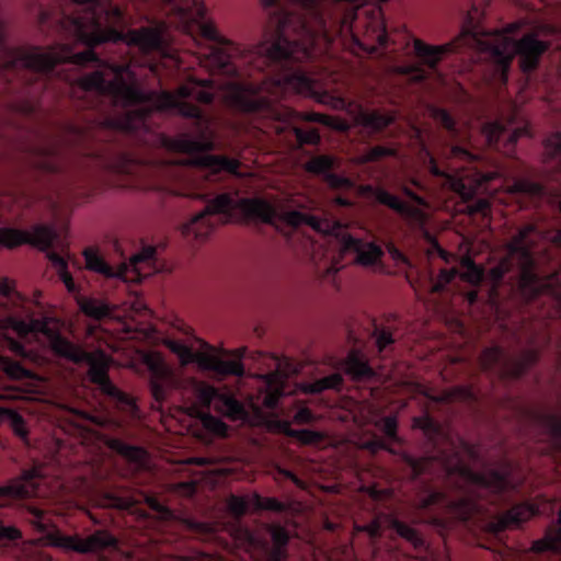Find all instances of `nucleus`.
<instances>
[{
    "label": "nucleus",
    "instance_id": "nucleus-1",
    "mask_svg": "<svg viewBox=\"0 0 561 561\" xmlns=\"http://www.w3.org/2000/svg\"><path fill=\"white\" fill-rule=\"evenodd\" d=\"M80 7L58 20L65 34L85 46L76 53L67 44L47 49L32 46L12 48L5 43L0 21V70L8 91L22 85L19 95L3 101L11 113L33 116L38 95L48 89L57 66H92L94 70L80 79L85 106L95 112L84 124L68 122L59 139H44L30 148V167L44 173H60L71 167L80 172L106 170L116 173L119 186L137 188L139 159L127 142L140 129V83L127 62L102 59L93 50L102 44L140 47V30L127 27L124 12L110 0H71Z\"/></svg>",
    "mask_w": 561,
    "mask_h": 561
},
{
    "label": "nucleus",
    "instance_id": "nucleus-2",
    "mask_svg": "<svg viewBox=\"0 0 561 561\" xmlns=\"http://www.w3.org/2000/svg\"><path fill=\"white\" fill-rule=\"evenodd\" d=\"M9 324L19 339L26 340L30 335L43 337L44 343L53 353L75 364H87L89 366V378L98 386L100 391L106 396L119 410L124 412H136L138 410L136 400L128 393L118 389L110 379V358L104 353L98 355L90 353L79 345L65 337L59 329L48 317L16 319L10 318Z\"/></svg>",
    "mask_w": 561,
    "mask_h": 561
},
{
    "label": "nucleus",
    "instance_id": "nucleus-3",
    "mask_svg": "<svg viewBox=\"0 0 561 561\" xmlns=\"http://www.w3.org/2000/svg\"><path fill=\"white\" fill-rule=\"evenodd\" d=\"M25 519L39 534L38 541L69 552L90 553L114 551L117 539L107 530H96L85 539L79 535L62 534L54 523L50 512L30 505L25 511Z\"/></svg>",
    "mask_w": 561,
    "mask_h": 561
},
{
    "label": "nucleus",
    "instance_id": "nucleus-4",
    "mask_svg": "<svg viewBox=\"0 0 561 561\" xmlns=\"http://www.w3.org/2000/svg\"><path fill=\"white\" fill-rule=\"evenodd\" d=\"M481 50L488 51L501 66L503 80L515 55L519 57V66L524 72L537 68L542 54L549 48V43L540 41L536 35H524L513 42L505 33H495L479 41Z\"/></svg>",
    "mask_w": 561,
    "mask_h": 561
},
{
    "label": "nucleus",
    "instance_id": "nucleus-5",
    "mask_svg": "<svg viewBox=\"0 0 561 561\" xmlns=\"http://www.w3.org/2000/svg\"><path fill=\"white\" fill-rule=\"evenodd\" d=\"M58 239L56 229L46 224H36L31 230L12 227L0 228V244L13 249L23 244L32 245L41 251H47V257L57 270L60 280L69 293H77L78 287L70 272L67 260L59 253L51 251L54 242Z\"/></svg>",
    "mask_w": 561,
    "mask_h": 561
},
{
    "label": "nucleus",
    "instance_id": "nucleus-6",
    "mask_svg": "<svg viewBox=\"0 0 561 561\" xmlns=\"http://www.w3.org/2000/svg\"><path fill=\"white\" fill-rule=\"evenodd\" d=\"M277 37L263 44L261 51L273 60L294 59L301 61L311 55L314 37L306 30L302 20L295 14L275 16Z\"/></svg>",
    "mask_w": 561,
    "mask_h": 561
},
{
    "label": "nucleus",
    "instance_id": "nucleus-7",
    "mask_svg": "<svg viewBox=\"0 0 561 561\" xmlns=\"http://www.w3.org/2000/svg\"><path fill=\"white\" fill-rule=\"evenodd\" d=\"M163 345L178 356L181 366L196 363L201 370L213 371L218 379L244 375V365L238 360H224L217 348L208 343L204 342L202 350L197 352H193L185 344L170 339H167Z\"/></svg>",
    "mask_w": 561,
    "mask_h": 561
},
{
    "label": "nucleus",
    "instance_id": "nucleus-8",
    "mask_svg": "<svg viewBox=\"0 0 561 561\" xmlns=\"http://www.w3.org/2000/svg\"><path fill=\"white\" fill-rule=\"evenodd\" d=\"M533 230L534 227L530 225L524 227L508 245V248H511V255L517 257V262L520 266L518 289L523 298L527 301L535 299L547 288L545 280L538 278L531 270L533 259L525 239Z\"/></svg>",
    "mask_w": 561,
    "mask_h": 561
},
{
    "label": "nucleus",
    "instance_id": "nucleus-9",
    "mask_svg": "<svg viewBox=\"0 0 561 561\" xmlns=\"http://www.w3.org/2000/svg\"><path fill=\"white\" fill-rule=\"evenodd\" d=\"M83 256L87 268L105 278H119L124 282H140V251L133 254L129 264L124 263L116 268L105 261L98 249L87 248L83 251Z\"/></svg>",
    "mask_w": 561,
    "mask_h": 561
},
{
    "label": "nucleus",
    "instance_id": "nucleus-10",
    "mask_svg": "<svg viewBox=\"0 0 561 561\" xmlns=\"http://www.w3.org/2000/svg\"><path fill=\"white\" fill-rule=\"evenodd\" d=\"M444 465L448 472L458 471L468 481L478 484L482 488L488 489L490 492L500 493L511 489H514L520 483L519 479H515L512 473L497 472L494 470H488L483 473H473L468 468L458 466L456 461L449 458H443Z\"/></svg>",
    "mask_w": 561,
    "mask_h": 561
},
{
    "label": "nucleus",
    "instance_id": "nucleus-11",
    "mask_svg": "<svg viewBox=\"0 0 561 561\" xmlns=\"http://www.w3.org/2000/svg\"><path fill=\"white\" fill-rule=\"evenodd\" d=\"M180 96L176 92L171 93H142V119L145 116L153 111H162L168 107H176L181 116L186 118H195L199 123H207V118L204 116L202 110L196 105L187 102L178 100Z\"/></svg>",
    "mask_w": 561,
    "mask_h": 561
},
{
    "label": "nucleus",
    "instance_id": "nucleus-12",
    "mask_svg": "<svg viewBox=\"0 0 561 561\" xmlns=\"http://www.w3.org/2000/svg\"><path fill=\"white\" fill-rule=\"evenodd\" d=\"M337 242L342 255L354 253V263L363 267H373L380 263L383 252L380 247L371 242H364L353 238L350 233H339Z\"/></svg>",
    "mask_w": 561,
    "mask_h": 561
},
{
    "label": "nucleus",
    "instance_id": "nucleus-13",
    "mask_svg": "<svg viewBox=\"0 0 561 561\" xmlns=\"http://www.w3.org/2000/svg\"><path fill=\"white\" fill-rule=\"evenodd\" d=\"M41 479L39 470L32 468L23 471L19 478L11 480L9 483L0 485V505H4L12 500L37 495Z\"/></svg>",
    "mask_w": 561,
    "mask_h": 561
},
{
    "label": "nucleus",
    "instance_id": "nucleus-14",
    "mask_svg": "<svg viewBox=\"0 0 561 561\" xmlns=\"http://www.w3.org/2000/svg\"><path fill=\"white\" fill-rule=\"evenodd\" d=\"M536 508L529 504L516 505L506 513L497 516L490 522L488 528L492 533L517 529L523 523L529 520L535 514Z\"/></svg>",
    "mask_w": 561,
    "mask_h": 561
},
{
    "label": "nucleus",
    "instance_id": "nucleus-15",
    "mask_svg": "<svg viewBox=\"0 0 561 561\" xmlns=\"http://www.w3.org/2000/svg\"><path fill=\"white\" fill-rule=\"evenodd\" d=\"M463 36L465 34H461L453 42L437 46L428 45L421 39H414L413 47L415 55L421 59L422 65L435 69L445 55L455 50Z\"/></svg>",
    "mask_w": 561,
    "mask_h": 561
},
{
    "label": "nucleus",
    "instance_id": "nucleus-16",
    "mask_svg": "<svg viewBox=\"0 0 561 561\" xmlns=\"http://www.w3.org/2000/svg\"><path fill=\"white\" fill-rule=\"evenodd\" d=\"M164 249V242L142 244V280L169 271L167 261L163 257Z\"/></svg>",
    "mask_w": 561,
    "mask_h": 561
},
{
    "label": "nucleus",
    "instance_id": "nucleus-17",
    "mask_svg": "<svg viewBox=\"0 0 561 561\" xmlns=\"http://www.w3.org/2000/svg\"><path fill=\"white\" fill-rule=\"evenodd\" d=\"M237 209L249 218L260 219L266 224L274 225L276 221V209L262 198H239Z\"/></svg>",
    "mask_w": 561,
    "mask_h": 561
},
{
    "label": "nucleus",
    "instance_id": "nucleus-18",
    "mask_svg": "<svg viewBox=\"0 0 561 561\" xmlns=\"http://www.w3.org/2000/svg\"><path fill=\"white\" fill-rule=\"evenodd\" d=\"M148 385L153 399L162 402L176 389L181 387V379L174 369L162 374L148 376Z\"/></svg>",
    "mask_w": 561,
    "mask_h": 561
},
{
    "label": "nucleus",
    "instance_id": "nucleus-19",
    "mask_svg": "<svg viewBox=\"0 0 561 561\" xmlns=\"http://www.w3.org/2000/svg\"><path fill=\"white\" fill-rule=\"evenodd\" d=\"M199 66L205 68L210 75H230L237 73L236 68L230 61V56L221 48H213L209 54L198 57Z\"/></svg>",
    "mask_w": 561,
    "mask_h": 561
},
{
    "label": "nucleus",
    "instance_id": "nucleus-20",
    "mask_svg": "<svg viewBox=\"0 0 561 561\" xmlns=\"http://www.w3.org/2000/svg\"><path fill=\"white\" fill-rule=\"evenodd\" d=\"M180 165H194L214 170H226L231 174H238L240 162L225 157L203 156L196 159H183L176 162Z\"/></svg>",
    "mask_w": 561,
    "mask_h": 561
},
{
    "label": "nucleus",
    "instance_id": "nucleus-21",
    "mask_svg": "<svg viewBox=\"0 0 561 561\" xmlns=\"http://www.w3.org/2000/svg\"><path fill=\"white\" fill-rule=\"evenodd\" d=\"M181 231L190 240L204 241L211 233L213 224L203 211H199L181 226Z\"/></svg>",
    "mask_w": 561,
    "mask_h": 561
},
{
    "label": "nucleus",
    "instance_id": "nucleus-22",
    "mask_svg": "<svg viewBox=\"0 0 561 561\" xmlns=\"http://www.w3.org/2000/svg\"><path fill=\"white\" fill-rule=\"evenodd\" d=\"M157 320L153 311L142 305V344L154 347L167 341L157 325Z\"/></svg>",
    "mask_w": 561,
    "mask_h": 561
},
{
    "label": "nucleus",
    "instance_id": "nucleus-23",
    "mask_svg": "<svg viewBox=\"0 0 561 561\" xmlns=\"http://www.w3.org/2000/svg\"><path fill=\"white\" fill-rule=\"evenodd\" d=\"M169 43L167 26L163 22H154L142 27V53L146 50L161 49Z\"/></svg>",
    "mask_w": 561,
    "mask_h": 561
},
{
    "label": "nucleus",
    "instance_id": "nucleus-24",
    "mask_svg": "<svg viewBox=\"0 0 561 561\" xmlns=\"http://www.w3.org/2000/svg\"><path fill=\"white\" fill-rule=\"evenodd\" d=\"M259 378L263 379L266 385V394L263 400V405L268 409H273L276 407L279 398L284 394V382L285 377L278 371L260 375Z\"/></svg>",
    "mask_w": 561,
    "mask_h": 561
},
{
    "label": "nucleus",
    "instance_id": "nucleus-25",
    "mask_svg": "<svg viewBox=\"0 0 561 561\" xmlns=\"http://www.w3.org/2000/svg\"><path fill=\"white\" fill-rule=\"evenodd\" d=\"M394 118V115L390 113L385 114L377 111H370L357 114L355 122L357 125L367 128L370 131L378 133L392 124Z\"/></svg>",
    "mask_w": 561,
    "mask_h": 561
},
{
    "label": "nucleus",
    "instance_id": "nucleus-26",
    "mask_svg": "<svg viewBox=\"0 0 561 561\" xmlns=\"http://www.w3.org/2000/svg\"><path fill=\"white\" fill-rule=\"evenodd\" d=\"M341 159L331 154H319L310 158L305 164L304 169L306 172L322 175L323 180L332 170L340 167Z\"/></svg>",
    "mask_w": 561,
    "mask_h": 561
},
{
    "label": "nucleus",
    "instance_id": "nucleus-27",
    "mask_svg": "<svg viewBox=\"0 0 561 561\" xmlns=\"http://www.w3.org/2000/svg\"><path fill=\"white\" fill-rule=\"evenodd\" d=\"M168 146L170 149H172L174 151L184 152V153H192V152H197V151H208L214 148L210 137H208L205 133L202 135L201 140H192L183 135L175 139H172L168 144Z\"/></svg>",
    "mask_w": 561,
    "mask_h": 561
},
{
    "label": "nucleus",
    "instance_id": "nucleus-28",
    "mask_svg": "<svg viewBox=\"0 0 561 561\" xmlns=\"http://www.w3.org/2000/svg\"><path fill=\"white\" fill-rule=\"evenodd\" d=\"M80 310L89 318L102 320L110 318L113 312L112 306L103 300L92 297H82L78 301Z\"/></svg>",
    "mask_w": 561,
    "mask_h": 561
},
{
    "label": "nucleus",
    "instance_id": "nucleus-29",
    "mask_svg": "<svg viewBox=\"0 0 561 561\" xmlns=\"http://www.w3.org/2000/svg\"><path fill=\"white\" fill-rule=\"evenodd\" d=\"M237 201H239V197L228 193H222L211 199H208L205 208L202 211L207 217L213 215L229 214L232 209H237Z\"/></svg>",
    "mask_w": 561,
    "mask_h": 561
},
{
    "label": "nucleus",
    "instance_id": "nucleus-30",
    "mask_svg": "<svg viewBox=\"0 0 561 561\" xmlns=\"http://www.w3.org/2000/svg\"><path fill=\"white\" fill-rule=\"evenodd\" d=\"M0 423L7 424L22 440L28 437V428L24 417L13 409L0 408Z\"/></svg>",
    "mask_w": 561,
    "mask_h": 561
},
{
    "label": "nucleus",
    "instance_id": "nucleus-31",
    "mask_svg": "<svg viewBox=\"0 0 561 561\" xmlns=\"http://www.w3.org/2000/svg\"><path fill=\"white\" fill-rule=\"evenodd\" d=\"M142 365L148 370V376L162 374L168 370L174 369L165 358V355L156 350H142Z\"/></svg>",
    "mask_w": 561,
    "mask_h": 561
},
{
    "label": "nucleus",
    "instance_id": "nucleus-32",
    "mask_svg": "<svg viewBox=\"0 0 561 561\" xmlns=\"http://www.w3.org/2000/svg\"><path fill=\"white\" fill-rule=\"evenodd\" d=\"M343 383L341 374L335 373L310 383H299L297 388L304 393H320L328 389H340Z\"/></svg>",
    "mask_w": 561,
    "mask_h": 561
},
{
    "label": "nucleus",
    "instance_id": "nucleus-33",
    "mask_svg": "<svg viewBox=\"0 0 561 561\" xmlns=\"http://www.w3.org/2000/svg\"><path fill=\"white\" fill-rule=\"evenodd\" d=\"M215 411L222 413L231 420H242L245 416V412L241 403L236 399L220 394L214 405Z\"/></svg>",
    "mask_w": 561,
    "mask_h": 561
},
{
    "label": "nucleus",
    "instance_id": "nucleus-34",
    "mask_svg": "<svg viewBox=\"0 0 561 561\" xmlns=\"http://www.w3.org/2000/svg\"><path fill=\"white\" fill-rule=\"evenodd\" d=\"M0 368L10 379L22 380L34 378V374L31 369L24 367L20 362L5 356H0Z\"/></svg>",
    "mask_w": 561,
    "mask_h": 561
},
{
    "label": "nucleus",
    "instance_id": "nucleus-35",
    "mask_svg": "<svg viewBox=\"0 0 561 561\" xmlns=\"http://www.w3.org/2000/svg\"><path fill=\"white\" fill-rule=\"evenodd\" d=\"M314 82L305 75L295 73L285 79L284 85L287 91H293L305 96H314Z\"/></svg>",
    "mask_w": 561,
    "mask_h": 561
},
{
    "label": "nucleus",
    "instance_id": "nucleus-36",
    "mask_svg": "<svg viewBox=\"0 0 561 561\" xmlns=\"http://www.w3.org/2000/svg\"><path fill=\"white\" fill-rule=\"evenodd\" d=\"M345 371L352 376L353 379L368 378L374 375L368 363L360 358L356 353H351L347 357Z\"/></svg>",
    "mask_w": 561,
    "mask_h": 561
},
{
    "label": "nucleus",
    "instance_id": "nucleus-37",
    "mask_svg": "<svg viewBox=\"0 0 561 561\" xmlns=\"http://www.w3.org/2000/svg\"><path fill=\"white\" fill-rule=\"evenodd\" d=\"M0 345L2 348L10 351L13 355L22 359H33L34 357L33 352L27 350L20 340L3 331H0Z\"/></svg>",
    "mask_w": 561,
    "mask_h": 561
},
{
    "label": "nucleus",
    "instance_id": "nucleus-38",
    "mask_svg": "<svg viewBox=\"0 0 561 561\" xmlns=\"http://www.w3.org/2000/svg\"><path fill=\"white\" fill-rule=\"evenodd\" d=\"M110 447L136 467L140 466V446L130 445L121 439H112Z\"/></svg>",
    "mask_w": 561,
    "mask_h": 561
},
{
    "label": "nucleus",
    "instance_id": "nucleus-39",
    "mask_svg": "<svg viewBox=\"0 0 561 561\" xmlns=\"http://www.w3.org/2000/svg\"><path fill=\"white\" fill-rule=\"evenodd\" d=\"M396 154V150L383 146H375L367 150L365 153L354 157L352 162L355 164H365L369 162H377L386 157Z\"/></svg>",
    "mask_w": 561,
    "mask_h": 561
},
{
    "label": "nucleus",
    "instance_id": "nucleus-40",
    "mask_svg": "<svg viewBox=\"0 0 561 561\" xmlns=\"http://www.w3.org/2000/svg\"><path fill=\"white\" fill-rule=\"evenodd\" d=\"M176 95L182 99L192 98L202 104H210L214 101V94L198 90L194 83L186 82L176 89Z\"/></svg>",
    "mask_w": 561,
    "mask_h": 561
},
{
    "label": "nucleus",
    "instance_id": "nucleus-41",
    "mask_svg": "<svg viewBox=\"0 0 561 561\" xmlns=\"http://www.w3.org/2000/svg\"><path fill=\"white\" fill-rule=\"evenodd\" d=\"M447 180L449 188L457 193L463 202L471 201L478 193V186L472 182V178L470 179V184H466L463 180L453 176H447Z\"/></svg>",
    "mask_w": 561,
    "mask_h": 561
},
{
    "label": "nucleus",
    "instance_id": "nucleus-42",
    "mask_svg": "<svg viewBox=\"0 0 561 561\" xmlns=\"http://www.w3.org/2000/svg\"><path fill=\"white\" fill-rule=\"evenodd\" d=\"M460 265L466 268L460 275L463 280L476 285L482 279L483 271L469 256L461 257Z\"/></svg>",
    "mask_w": 561,
    "mask_h": 561
},
{
    "label": "nucleus",
    "instance_id": "nucleus-43",
    "mask_svg": "<svg viewBox=\"0 0 561 561\" xmlns=\"http://www.w3.org/2000/svg\"><path fill=\"white\" fill-rule=\"evenodd\" d=\"M198 417L207 431L220 437L227 436L228 426L221 420L209 413H199Z\"/></svg>",
    "mask_w": 561,
    "mask_h": 561
},
{
    "label": "nucleus",
    "instance_id": "nucleus-44",
    "mask_svg": "<svg viewBox=\"0 0 561 561\" xmlns=\"http://www.w3.org/2000/svg\"><path fill=\"white\" fill-rule=\"evenodd\" d=\"M196 394L198 401L207 408H209L211 404L215 405L218 397H220V393H218L217 389L206 382H198L196 385Z\"/></svg>",
    "mask_w": 561,
    "mask_h": 561
},
{
    "label": "nucleus",
    "instance_id": "nucleus-45",
    "mask_svg": "<svg viewBox=\"0 0 561 561\" xmlns=\"http://www.w3.org/2000/svg\"><path fill=\"white\" fill-rule=\"evenodd\" d=\"M289 437H295L302 445H313L323 440L324 435L310 430H294L288 432Z\"/></svg>",
    "mask_w": 561,
    "mask_h": 561
},
{
    "label": "nucleus",
    "instance_id": "nucleus-46",
    "mask_svg": "<svg viewBox=\"0 0 561 561\" xmlns=\"http://www.w3.org/2000/svg\"><path fill=\"white\" fill-rule=\"evenodd\" d=\"M365 37L368 41H376L380 46H383L387 41V33L382 20H375L367 27Z\"/></svg>",
    "mask_w": 561,
    "mask_h": 561
},
{
    "label": "nucleus",
    "instance_id": "nucleus-47",
    "mask_svg": "<svg viewBox=\"0 0 561 561\" xmlns=\"http://www.w3.org/2000/svg\"><path fill=\"white\" fill-rule=\"evenodd\" d=\"M392 526L402 538L410 541L414 547L423 545L422 538L419 536L417 531L412 527L398 520H394L392 523Z\"/></svg>",
    "mask_w": 561,
    "mask_h": 561
},
{
    "label": "nucleus",
    "instance_id": "nucleus-48",
    "mask_svg": "<svg viewBox=\"0 0 561 561\" xmlns=\"http://www.w3.org/2000/svg\"><path fill=\"white\" fill-rule=\"evenodd\" d=\"M538 354L535 351H528L523 355L522 363L514 364L506 368L505 374L512 377L519 376L528 366L537 360Z\"/></svg>",
    "mask_w": 561,
    "mask_h": 561
},
{
    "label": "nucleus",
    "instance_id": "nucleus-49",
    "mask_svg": "<svg viewBox=\"0 0 561 561\" xmlns=\"http://www.w3.org/2000/svg\"><path fill=\"white\" fill-rule=\"evenodd\" d=\"M22 537L20 529L15 526L7 524L0 518V546L15 541Z\"/></svg>",
    "mask_w": 561,
    "mask_h": 561
},
{
    "label": "nucleus",
    "instance_id": "nucleus-50",
    "mask_svg": "<svg viewBox=\"0 0 561 561\" xmlns=\"http://www.w3.org/2000/svg\"><path fill=\"white\" fill-rule=\"evenodd\" d=\"M398 213L405 217L408 220L420 225H423L427 218L423 210L407 203H402Z\"/></svg>",
    "mask_w": 561,
    "mask_h": 561
},
{
    "label": "nucleus",
    "instance_id": "nucleus-51",
    "mask_svg": "<svg viewBox=\"0 0 561 561\" xmlns=\"http://www.w3.org/2000/svg\"><path fill=\"white\" fill-rule=\"evenodd\" d=\"M306 214L297 210L277 213L276 220L286 224L293 228H297L305 222Z\"/></svg>",
    "mask_w": 561,
    "mask_h": 561
},
{
    "label": "nucleus",
    "instance_id": "nucleus-52",
    "mask_svg": "<svg viewBox=\"0 0 561 561\" xmlns=\"http://www.w3.org/2000/svg\"><path fill=\"white\" fill-rule=\"evenodd\" d=\"M323 181L332 190H348L354 186V182L351 179L332 172Z\"/></svg>",
    "mask_w": 561,
    "mask_h": 561
},
{
    "label": "nucleus",
    "instance_id": "nucleus-53",
    "mask_svg": "<svg viewBox=\"0 0 561 561\" xmlns=\"http://www.w3.org/2000/svg\"><path fill=\"white\" fill-rule=\"evenodd\" d=\"M511 259L517 261L516 256L510 254L508 257L503 259L496 266L490 270L489 276L494 282V284H497L503 278V276L510 272L512 266Z\"/></svg>",
    "mask_w": 561,
    "mask_h": 561
},
{
    "label": "nucleus",
    "instance_id": "nucleus-54",
    "mask_svg": "<svg viewBox=\"0 0 561 561\" xmlns=\"http://www.w3.org/2000/svg\"><path fill=\"white\" fill-rule=\"evenodd\" d=\"M317 231L324 233V234H332L337 239V234L341 233H348L345 228L341 226L337 221H331L328 219H320V222L317 227Z\"/></svg>",
    "mask_w": 561,
    "mask_h": 561
},
{
    "label": "nucleus",
    "instance_id": "nucleus-55",
    "mask_svg": "<svg viewBox=\"0 0 561 561\" xmlns=\"http://www.w3.org/2000/svg\"><path fill=\"white\" fill-rule=\"evenodd\" d=\"M291 130L295 134L300 146L304 144L316 145L320 140V136L316 129L305 131L300 128L293 127Z\"/></svg>",
    "mask_w": 561,
    "mask_h": 561
},
{
    "label": "nucleus",
    "instance_id": "nucleus-56",
    "mask_svg": "<svg viewBox=\"0 0 561 561\" xmlns=\"http://www.w3.org/2000/svg\"><path fill=\"white\" fill-rule=\"evenodd\" d=\"M375 196L380 204H383L396 211H399V209L401 208V205L403 203V202L399 201L398 197H396L394 195H391L390 193H388L383 190H377L375 192Z\"/></svg>",
    "mask_w": 561,
    "mask_h": 561
},
{
    "label": "nucleus",
    "instance_id": "nucleus-57",
    "mask_svg": "<svg viewBox=\"0 0 561 561\" xmlns=\"http://www.w3.org/2000/svg\"><path fill=\"white\" fill-rule=\"evenodd\" d=\"M375 196L380 204H383L396 211H399V209L401 208V205L403 203V202L399 201L398 197H396L394 195H391L390 193H388L383 190H377L375 192Z\"/></svg>",
    "mask_w": 561,
    "mask_h": 561
},
{
    "label": "nucleus",
    "instance_id": "nucleus-58",
    "mask_svg": "<svg viewBox=\"0 0 561 561\" xmlns=\"http://www.w3.org/2000/svg\"><path fill=\"white\" fill-rule=\"evenodd\" d=\"M504 131V127L497 123L485 124L482 134L485 136L488 144H495Z\"/></svg>",
    "mask_w": 561,
    "mask_h": 561
},
{
    "label": "nucleus",
    "instance_id": "nucleus-59",
    "mask_svg": "<svg viewBox=\"0 0 561 561\" xmlns=\"http://www.w3.org/2000/svg\"><path fill=\"white\" fill-rule=\"evenodd\" d=\"M401 456L402 459L412 468L414 477L422 474L425 471L427 463L432 461V458L414 459L408 454H402Z\"/></svg>",
    "mask_w": 561,
    "mask_h": 561
},
{
    "label": "nucleus",
    "instance_id": "nucleus-60",
    "mask_svg": "<svg viewBox=\"0 0 561 561\" xmlns=\"http://www.w3.org/2000/svg\"><path fill=\"white\" fill-rule=\"evenodd\" d=\"M314 98L318 102L329 105L333 110H343L345 108V101L340 96H333L327 92L321 94H314Z\"/></svg>",
    "mask_w": 561,
    "mask_h": 561
},
{
    "label": "nucleus",
    "instance_id": "nucleus-61",
    "mask_svg": "<svg viewBox=\"0 0 561 561\" xmlns=\"http://www.w3.org/2000/svg\"><path fill=\"white\" fill-rule=\"evenodd\" d=\"M268 531L272 536L273 546H286L288 543V533L282 526L272 525L268 527Z\"/></svg>",
    "mask_w": 561,
    "mask_h": 561
},
{
    "label": "nucleus",
    "instance_id": "nucleus-62",
    "mask_svg": "<svg viewBox=\"0 0 561 561\" xmlns=\"http://www.w3.org/2000/svg\"><path fill=\"white\" fill-rule=\"evenodd\" d=\"M456 274L457 271L455 268L440 271L436 283L432 287V293H439L443 290V288L454 279Z\"/></svg>",
    "mask_w": 561,
    "mask_h": 561
},
{
    "label": "nucleus",
    "instance_id": "nucleus-63",
    "mask_svg": "<svg viewBox=\"0 0 561 561\" xmlns=\"http://www.w3.org/2000/svg\"><path fill=\"white\" fill-rule=\"evenodd\" d=\"M145 502L148 504V506L157 513V517L160 519H169L171 517V512L161 504L156 497L153 496H147L145 499Z\"/></svg>",
    "mask_w": 561,
    "mask_h": 561
},
{
    "label": "nucleus",
    "instance_id": "nucleus-64",
    "mask_svg": "<svg viewBox=\"0 0 561 561\" xmlns=\"http://www.w3.org/2000/svg\"><path fill=\"white\" fill-rule=\"evenodd\" d=\"M18 561H51V559L37 548H32L24 552Z\"/></svg>",
    "mask_w": 561,
    "mask_h": 561
}]
</instances>
